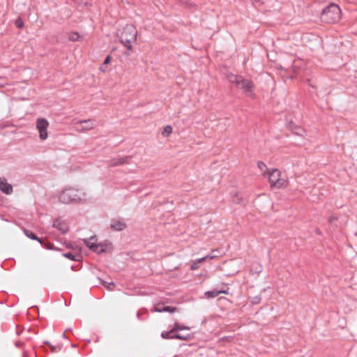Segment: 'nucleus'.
<instances>
[{
	"label": "nucleus",
	"mask_w": 357,
	"mask_h": 357,
	"mask_svg": "<svg viewBox=\"0 0 357 357\" xmlns=\"http://www.w3.org/2000/svg\"><path fill=\"white\" fill-rule=\"evenodd\" d=\"M87 199L86 192L82 188H65L59 195V201L63 204H78Z\"/></svg>",
	"instance_id": "obj_1"
},
{
	"label": "nucleus",
	"mask_w": 357,
	"mask_h": 357,
	"mask_svg": "<svg viewBox=\"0 0 357 357\" xmlns=\"http://www.w3.org/2000/svg\"><path fill=\"white\" fill-rule=\"evenodd\" d=\"M263 175L268 178L271 188L284 189L289 185L287 177L278 169H270Z\"/></svg>",
	"instance_id": "obj_2"
},
{
	"label": "nucleus",
	"mask_w": 357,
	"mask_h": 357,
	"mask_svg": "<svg viewBox=\"0 0 357 357\" xmlns=\"http://www.w3.org/2000/svg\"><path fill=\"white\" fill-rule=\"evenodd\" d=\"M341 15L340 7L335 3H331L322 11L321 19L325 23L333 24L340 20Z\"/></svg>",
	"instance_id": "obj_3"
},
{
	"label": "nucleus",
	"mask_w": 357,
	"mask_h": 357,
	"mask_svg": "<svg viewBox=\"0 0 357 357\" xmlns=\"http://www.w3.org/2000/svg\"><path fill=\"white\" fill-rule=\"evenodd\" d=\"M227 79L230 82L234 83L239 89H242L248 96H253L254 84L251 80L232 74H229Z\"/></svg>",
	"instance_id": "obj_4"
},
{
	"label": "nucleus",
	"mask_w": 357,
	"mask_h": 357,
	"mask_svg": "<svg viewBox=\"0 0 357 357\" xmlns=\"http://www.w3.org/2000/svg\"><path fill=\"white\" fill-rule=\"evenodd\" d=\"M137 36L136 28L130 24L126 25L121 33V41L128 50H132V43L136 41Z\"/></svg>",
	"instance_id": "obj_5"
},
{
	"label": "nucleus",
	"mask_w": 357,
	"mask_h": 357,
	"mask_svg": "<svg viewBox=\"0 0 357 357\" xmlns=\"http://www.w3.org/2000/svg\"><path fill=\"white\" fill-rule=\"evenodd\" d=\"M84 241L88 248L98 254L107 252L111 250L110 243H97L96 236H92L89 239H84Z\"/></svg>",
	"instance_id": "obj_6"
},
{
	"label": "nucleus",
	"mask_w": 357,
	"mask_h": 357,
	"mask_svg": "<svg viewBox=\"0 0 357 357\" xmlns=\"http://www.w3.org/2000/svg\"><path fill=\"white\" fill-rule=\"evenodd\" d=\"M49 121L45 118H38L36 121V128L39 135V139L41 141L46 140L49 137L48 128Z\"/></svg>",
	"instance_id": "obj_7"
},
{
	"label": "nucleus",
	"mask_w": 357,
	"mask_h": 357,
	"mask_svg": "<svg viewBox=\"0 0 357 357\" xmlns=\"http://www.w3.org/2000/svg\"><path fill=\"white\" fill-rule=\"evenodd\" d=\"M75 125L77 126V130L79 132L89 131L96 127L94 121L91 119L77 121Z\"/></svg>",
	"instance_id": "obj_8"
},
{
	"label": "nucleus",
	"mask_w": 357,
	"mask_h": 357,
	"mask_svg": "<svg viewBox=\"0 0 357 357\" xmlns=\"http://www.w3.org/2000/svg\"><path fill=\"white\" fill-rule=\"evenodd\" d=\"M0 191L7 195L13 193V185L8 182L5 177L0 178Z\"/></svg>",
	"instance_id": "obj_9"
},
{
	"label": "nucleus",
	"mask_w": 357,
	"mask_h": 357,
	"mask_svg": "<svg viewBox=\"0 0 357 357\" xmlns=\"http://www.w3.org/2000/svg\"><path fill=\"white\" fill-rule=\"evenodd\" d=\"M53 227L59 230L63 234H65L68 231V227L67 224L60 219H56L54 221Z\"/></svg>",
	"instance_id": "obj_10"
},
{
	"label": "nucleus",
	"mask_w": 357,
	"mask_h": 357,
	"mask_svg": "<svg viewBox=\"0 0 357 357\" xmlns=\"http://www.w3.org/2000/svg\"><path fill=\"white\" fill-rule=\"evenodd\" d=\"M126 227V225L119 220H115L111 224V228L116 231H121L124 229Z\"/></svg>",
	"instance_id": "obj_11"
},
{
	"label": "nucleus",
	"mask_w": 357,
	"mask_h": 357,
	"mask_svg": "<svg viewBox=\"0 0 357 357\" xmlns=\"http://www.w3.org/2000/svg\"><path fill=\"white\" fill-rule=\"evenodd\" d=\"M128 159H129L128 157L119 158L113 159L111 162V165L118 166V165L125 164V163L128 162Z\"/></svg>",
	"instance_id": "obj_12"
},
{
	"label": "nucleus",
	"mask_w": 357,
	"mask_h": 357,
	"mask_svg": "<svg viewBox=\"0 0 357 357\" xmlns=\"http://www.w3.org/2000/svg\"><path fill=\"white\" fill-rule=\"evenodd\" d=\"M220 294H227V291H208L205 292V295L207 298H214Z\"/></svg>",
	"instance_id": "obj_13"
},
{
	"label": "nucleus",
	"mask_w": 357,
	"mask_h": 357,
	"mask_svg": "<svg viewBox=\"0 0 357 357\" xmlns=\"http://www.w3.org/2000/svg\"><path fill=\"white\" fill-rule=\"evenodd\" d=\"M175 310H176L175 307H170V306L163 307L162 310H160L159 307H157V306H155L154 307V311L157 312H167L172 313V312H175Z\"/></svg>",
	"instance_id": "obj_14"
},
{
	"label": "nucleus",
	"mask_w": 357,
	"mask_h": 357,
	"mask_svg": "<svg viewBox=\"0 0 357 357\" xmlns=\"http://www.w3.org/2000/svg\"><path fill=\"white\" fill-rule=\"evenodd\" d=\"M174 333L172 331V329L169 331H163L161 333V337L163 339H174Z\"/></svg>",
	"instance_id": "obj_15"
},
{
	"label": "nucleus",
	"mask_w": 357,
	"mask_h": 357,
	"mask_svg": "<svg viewBox=\"0 0 357 357\" xmlns=\"http://www.w3.org/2000/svg\"><path fill=\"white\" fill-rule=\"evenodd\" d=\"M111 61V56H107L103 63L100 66V70L102 71V72H106L107 70V64H109Z\"/></svg>",
	"instance_id": "obj_16"
},
{
	"label": "nucleus",
	"mask_w": 357,
	"mask_h": 357,
	"mask_svg": "<svg viewBox=\"0 0 357 357\" xmlns=\"http://www.w3.org/2000/svg\"><path fill=\"white\" fill-rule=\"evenodd\" d=\"M204 261L203 260L202 257V258H199L198 259H196L195 261H193L192 262V264H191V266H190V269L192 271H195V270H197L199 268V264L202 263V262H204Z\"/></svg>",
	"instance_id": "obj_17"
},
{
	"label": "nucleus",
	"mask_w": 357,
	"mask_h": 357,
	"mask_svg": "<svg viewBox=\"0 0 357 357\" xmlns=\"http://www.w3.org/2000/svg\"><path fill=\"white\" fill-rule=\"evenodd\" d=\"M24 233L27 237L30 238L31 239L38 241L40 243H42L41 239L38 238L34 234L31 232L29 230L24 229Z\"/></svg>",
	"instance_id": "obj_18"
},
{
	"label": "nucleus",
	"mask_w": 357,
	"mask_h": 357,
	"mask_svg": "<svg viewBox=\"0 0 357 357\" xmlns=\"http://www.w3.org/2000/svg\"><path fill=\"white\" fill-rule=\"evenodd\" d=\"M172 329V331H174V333L176 331H182V330H190V327L183 326L178 323H175Z\"/></svg>",
	"instance_id": "obj_19"
},
{
	"label": "nucleus",
	"mask_w": 357,
	"mask_h": 357,
	"mask_svg": "<svg viewBox=\"0 0 357 357\" xmlns=\"http://www.w3.org/2000/svg\"><path fill=\"white\" fill-rule=\"evenodd\" d=\"M82 38V36L77 33H72L69 35V40L71 41H78Z\"/></svg>",
	"instance_id": "obj_20"
},
{
	"label": "nucleus",
	"mask_w": 357,
	"mask_h": 357,
	"mask_svg": "<svg viewBox=\"0 0 357 357\" xmlns=\"http://www.w3.org/2000/svg\"><path fill=\"white\" fill-rule=\"evenodd\" d=\"M172 132V128L171 126H166L162 132V135L165 137L169 136Z\"/></svg>",
	"instance_id": "obj_21"
},
{
	"label": "nucleus",
	"mask_w": 357,
	"mask_h": 357,
	"mask_svg": "<svg viewBox=\"0 0 357 357\" xmlns=\"http://www.w3.org/2000/svg\"><path fill=\"white\" fill-rule=\"evenodd\" d=\"M215 252H217V250H213L210 254L202 257L203 260L205 261L208 259H213L216 258L218 256L215 254Z\"/></svg>",
	"instance_id": "obj_22"
},
{
	"label": "nucleus",
	"mask_w": 357,
	"mask_h": 357,
	"mask_svg": "<svg viewBox=\"0 0 357 357\" xmlns=\"http://www.w3.org/2000/svg\"><path fill=\"white\" fill-rule=\"evenodd\" d=\"M257 167L261 171L263 172L264 173H266L267 172V168H266V165L262 162H259L257 163Z\"/></svg>",
	"instance_id": "obj_23"
},
{
	"label": "nucleus",
	"mask_w": 357,
	"mask_h": 357,
	"mask_svg": "<svg viewBox=\"0 0 357 357\" xmlns=\"http://www.w3.org/2000/svg\"><path fill=\"white\" fill-rule=\"evenodd\" d=\"M63 256L66 258L71 259V260H78L77 258L79 257V256H75L70 252L65 253V254H63Z\"/></svg>",
	"instance_id": "obj_24"
},
{
	"label": "nucleus",
	"mask_w": 357,
	"mask_h": 357,
	"mask_svg": "<svg viewBox=\"0 0 357 357\" xmlns=\"http://www.w3.org/2000/svg\"><path fill=\"white\" fill-rule=\"evenodd\" d=\"M103 284L109 290H112L114 287V284L113 282L107 283L106 282H104Z\"/></svg>",
	"instance_id": "obj_25"
},
{
	"label": "nucleus",
	"mask_w": 357,
	"mask_h": 357,
	"mask_svg": "<svg viewBox=\"0 0 357 357\" xmlns=\"http://www.w3.org/2000/svg\"><path fill=\"white\" fill-rule=\"evenodd\" d=\"M174 337L176 339H179V340H187L189 339V335L183 336V335H181L179 334H175Z\"/></svg>",
	"instance_id": "obj_26"
},
{
	"label": "nucleus",
	"mask_w": 357,
	"mask_h": 357,
	"mask_svg": "<svg viewBox=\"0 0 357 357\" xmlns=\"http://www.w3.org/2000/svg\"><path fill=\"white\" fill-rule=\"evenodd\" d=\"M16 25L17 27L22 28L24 26V23L20 20H18L16 21Z\"/></svg>",
	"instance_id": "obj_27"
},
{
	"label": "nucleus",
	"mask_w": 357,
	"mask_h": 357,
	"mask_svg": "<svg viewBox=\"0 0 357 357\" xmlns=\"http://www.w3.org/2000/svg\"><path fill=\"white\" fill-rule=\"evenodd\" d=\"M241 198L240 197H238L236 200H234V202L236 204H240L241 203Z\"/></svg>",
	"instance_id": "obj_28"
},
{
	"label": "nucleus",
	"mask_w": 357,
	"mask_h": 357,
	"mask_svg": "<svg viewBox=\"0 0 357 357\" xmlns=\"http://www.w3.org/2000/svg\"><path fill=\"white\" fill-rule=\"evenodd\" d=\"M336 220V218L332 216V217L330 218L329 221H330L331 223H332L333 222V220Z\"/></svg>",
	"instance_id": "obj_29"
},
{
	"label": "nucleus",
	"mask_w": 357,
	"mask_h": 357,
	"mask_svg": "<svg viewBox=\"0 0 357 357\" xmlns=\"http://www.w3.org/2000/svg\"><path fill=\"white\" fill-rule=\"evenodd\" d=\"M52 351H54L55 349L54 347L51 346Z\"/></svg>",
	"instance_id": "obj_30"
}]
</instances>
